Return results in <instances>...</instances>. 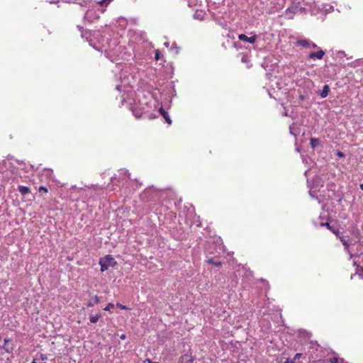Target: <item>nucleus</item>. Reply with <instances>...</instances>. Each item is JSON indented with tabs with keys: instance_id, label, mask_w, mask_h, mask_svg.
<instances>
[{
	"instance_id": "1",
	"label": "nucleus",
	"mask_w": 363,
	"mask_h": 363,
	"mask_svg": "<svg viewBox=\"0 0 363 363\" xmlns=\"http://www.w3.org/2000/svg\"><path fill=\"white\" fill-rule=\"evenodd\" d=\"M117 262L111 255H106L99 260V264L101 266V271H106L108 267H114Z\"/></svg>"
},
{
	"instance_id": "2",
	"label": "nucleus",
	"mask_w": 363,
	"mask_h": 363,
	"mask_svg": "<svg viewBox=\"0 0 363 363\" xmlns=\"http://www.w3.org/2000/svg\"><path fill=\"white\" fill-rule=\"evenodd\" d=\"M333 233L336 235V237L340 239V240L341 241V242L342 243V245H344L345 247V250L347 251V252L349 254L350 258L352 257V254L350 252V250H348V247H349V244H348V242L347 240H346L345 239V238L343 236H341L340 235V230H333Z\"/></svg>"
},
{
	"instance_id": "3",
	"label": "nucleus",
	"mask_w": 363,
	"mask_h": 363,
	"mask_svg": "<svg viewBox=\"0 0 363 363\" xmlns=\"http://www.w3.org/2000/svg\"><path fill=\"white\" fill-rule=\"evenodd\" d=\"M238 39L240 40L245 41V42H248V43H250L251 44H253V43H255V41L257 40V35H254L253 36L247 37L245 34H240L238 35Z\"/></svg>"
},
{
	"instance_id": "4",
	"label": "nucleus",
	"mask_w": 363,
	"mask_h": 363,
	"mask_svg": "<svg viewBox=\"0 0 363 363\" xmlns=\"http://www.w3.org/2000/svg\"><path fill=\"white\" fill-rule=\"evenodd\" d=\"M325 55V52L323 50H319L318 52H312L308 55L309 59H318L321 60Z\"/></svg>"
},
{
	"instance_id": "5",
	"label": "nucleus",
	"mask_w": 363,
	"mask_h": 363,
	"mask_svg": "<svg viewBox=\"0 0 363 363\" xmlns=\"http://www.w3.org/2000/svg\"><path fill=\"white\" fill-rule=\"evenodd\" d=\"M194 361V358L188 354L182 355L179 359V363H193Z\"/></svg>"
},
{
	"instance_id": "6",
	"label": "nucleus",
	"mask_w": 363,
	"mask_h": 363,
	"mask_svg": "<svg viewBox=\"0 0 363 363\" xmlns=\"http://www.w3.org/2000/svg\"><path fill=\"white\" fill-rule=\"evenodd\" d=\"M159 112L163 116V118H164L165 121L168 124H171L172 123V121L170 119V117H169L168 113L162 107L160 108Z\"/></svg>"
},
{
	"instance_id": "7",
	"label": "nucleus",
	"mask_w": 363,
	"mask_h": 363,
	"mask_svg": "<svg viewBox=\"0 0 363 363\" xmlns=\"http://www.w3.org/2000/svg\"><path fill=\"white\" fill-rule=\"evenodd\" d=\"M18 190L22 196H26V194H29L30 191V188L25 186H21V185H19L18 186Z\"/></svg>"
},
{
	"instance_id": "8",
	"label": "nucleus",
	"mask_w": 363,
	"mask_h": 363,
	"mask_svg": "<svg viewBox=\"0 0 363 363\" xmlns=\"http://www.w3.org/2000/svg\"><path fill=\"white\" fill-rule=\"evenodd\" d=\"M320 144V141L318 138H311L310 139V145L313 149H315Z\"/></svg>"
},
{
	"instance_id": "9",
	"label": "nucleus",
	"mask_w": 363,
	"mask_h": 363,
	"mask_svg": "<svg viewBox=\"0 0 363 363\" xmlns=\"http://www.w3.org/2000/svg\"><path fill=\"white\" fill-rule=\"evenodd\" d=\"M330 92V87L328 84L324 85L323 90L320 92L321 98H325Z\"/></svg>"
},
{
	"instance_id": "10",
	"label": "nucleus",
	"mask_w": 363,
	"mask_h": 363,
	"mask_svg": "<svg viewBox=\"0 0 363 363\" xmlns=\"http://www.w3.org/2000/svg\"><path fill=\"white\" fill-rule=\"evenodd\" d=\"M298 44L303 47H308L311 45V43L309 40L304 39V40H298Z\"/></svg>"
},
{
	"instance_id": "11",
	"label": "nucleus",
	"mask_w": 363,
	"mask_h": 363,
	"mask_svg": "<svg viewBox=\"0 0 363 363\" xmlns=\"http://www.w3.org/2000/svg\"><path fill=\"white\" fill-rule=\"evenodd\" d=\"M100 317H101V314H99V313H98L95 315H91L89 318V320L92 323H96L99 320Z\"/></svg>"
},
{
	"instance_id": "12",
	"label": "nucleus",
	"mask_w": 363,
	"mask_h": 363,
	"mask_svg": "<svg viewBox=\"0 0 363 363\" xmlns=\"http://www.w3.org/2000/svg\"><path fill=\"white\" fill-rule=\"evenodd\" d=\"M99 302V299L98 298L97 296H95L94 298H93V301L92 302H89L88 304H87V306L89 307H91V306H93L94 303H98Z\"/></svg>"
},
{
	"instance_id": "13",
	"label": "nucleus",
	"mask_w": 363,
	"mask_h": 363,
	"mask_svg": "<svg viewBox=\"0 0 363 363\" xmlns=\"http://www.w3.org/2000/svg\"><path fill=\"white\" fill-rule=\"evenodd\" d=\"M208 262L212 265H214V266H216V267H220L221 265V262H215L213 259H209L208 260Z\"/></svg>"
},
{
	"instance_id": "14",
	"label": "nucleus",
	"mask_w": 363,
	"mask_h": 363,
	"mask_svg": "<svg viewBox=\"0 0 363 363\" xmlns=\"http://www.w3.org/2000/svg\"><path fill=\"white\" fill-rule=\"evenodd\" d=\"M320 225L325 226L328 229L330 230V231H332V232H333V230H337L336 229H334L332 226H330L329 223H322L320 224Z\"/></svg>"
},
{
	"instance_id": "15",
	"label": "nucleus",
	"mask_w": 363,
	"mask_h": 363,
	"mask_svg": "<svg viewBox=\"0 0 363 363\" xmlns=\"http://www.w3.org/2000/svg\"><path fill=\"white\" fill-rule=\"evenodd\" d=\"M114 308V305L113 303H108L105 308L104 311H110L111 308Z\"/></svg>"
},
{
	"instance_id": "16",
	"label": "nucleus",
	"mask_w": 363,
	"mask_h": 363,
	"mask_svg": "<svg viewBox=\"0 0 363 363\" xmlns=\"http://www.w3.org/2000/svg\"><path fill=\"white\" fill-rule=\"evenodd\" d=\"M112 0H101L99 4L102 6L108 4Z\"/></svg>"
},
{
	"instance_id": "17",
	"label": "nucleus",
	"mask_w": 363,
	"mask_h": 363,
	"mask_svg": "<svg viewBox=\"0 0 363 363\" xmlns=\"http://www.w3.org/2000/svg\"><path fill=\"white\" fill-rule=\"evenodd\" d=\"M301 357V353H296L294 356V357L292 359V360H294V362H295L296 360L300 359Z\"/></svg>"
},
{
	"instance_id": "18",
	"label": "nucleus",
	"mask_w": 363,
	"mask_h": 363,
	"mask_svg": "<svg viewBox=\"0 0 363 363\" xmlns=\"http://www.w3.org/2000/svg\"><path fill=\"white\" fill-rule=\"evenodd\" d=\"M39 191H40V192L43 191V192H44V193H48V189H47V188H46V187H45V186H40V187H39Z\"/></svg>"
},
{
	"instance_id": "19",
	"label": "nucleus",
	"mask_w": 363,
	"mask_h": 363,
	"mask_svg": "<svg viewBox=\"0 0 363 363\" xmlns=\"http://www.w3.org/2000/svg\"><path fill=\"white\" fill-rule=\"evenodd\" d=\"M118 308H120L122 310H124V309H127L126 306H123V305H121L120 303H117L116 305Z\"/></svg>"
},
{
	"instance_id": "20",
	"label": "nucleus",
	"mask_w": 363,
	"mask_h": 363,
	"mask_svg": "<svg viewBox=\"0 0 363 363\" xmlns=\"http://www.w3.org/2000/svg\"><path fill=\"white\" fill-rule=\"evenodd\" d=\"M337 155L339 157H345V154L342 152H337Z\"/></svg>"
},
{
	"instance_id": "21",
	"label": "nucleus",
	"mask_w": 363,
	"mask_h": 363,
	"mask_svg": "<svg viewBox=\"0 0 363 363\" xmlns=\"http://www.w3.org/2000/svg\"><path fill=\"white\" fill-rule=\"evenodd\" d=\"M202 13L200 12V13H196L194 14V17L196 18H200V16H201Z\"/></svg>"
},
{
	"instance_id": "22",
	"label": "nucleus",
	"mask_w": 363,
	"mask_h": 363,
	"mask_svg": "<svg viewBox=\"0 0 363 363\" xmlns=\"http://www.w3.org/2000/svg\"><path fill=\"white\" fill-rule=\"evenodd\" d=\"M284 363H295L294 360L291 359H287L286 361Z\"/></svg>"
},
{
	"instance_id": "23",
	"label": "nucleus",
	"mask_w": 363,
	"mask_h": 363,
	"mask_svg": "<svg viewBox=\"0 0 363 363\" xmlns=\"http://www.w3.org/2000/svg\"><path fill=\"white\" fill-rule=\"evenodd\" d=\"M155 60H158L160 59V57H159V52H157L155 53Z\"/></svg>"
},
{
	"instance_id": "24",
	"label": "nucleus",
	"mask_w": 363,
	"mask_h": 363,
	"mask_svg": "<svg viewBox=\"0 0 363 363\" xmlns=\"http://www.w3.org/2000/svg\"><path fill=\"white\" fill-rule=\"evenodd\" d=\"M40 359H41L42 360H45V359H47V357H46V356H45L44 354H41V356H40Z\"/></svg>"
},
{
	"instance_id": "25",
	"label": "nucleus",
	"mask_w": 363,
	"mask_h": 363,
	"mask_svg": "<svg viewBox=\"0 0 363 363\" xmlns=\"http://www.w3.org/2000/svg\"><path fill=\"white\" fill-rule=\"evenodd\" d=\"M120 338H121V339H122V340L125 339V335L122 334V335L120 336Z\"/></svg>"
},
{
	"instance_id": "26",
	"label": "nucleus",
	"mask_w": 363,
	"mask_h": 363,
	"mask_svg": "<svg viewBox=\"0 0 363 363\" xmlns=\"http://www.w3.org/2000/svg\"><path fill=\"white\" fill-rule=\"evenodd\" d=\"M311 45H312V47H313V48H318V46H317L315 43H311Z\"/></svg>"
},
{
	"instance_id": "27",
	"label": "nucleus",
	"mask_w": 363,
	"mask_h": 363,
	"mask_svg": "<svg viewBox=\"0 0 363 363\" xmlns=\"http://www.w3.org/2000/svg\"><path fill=\"white\" fill-rule=\"evenodd\" d=\"M337 359L336 358H334L333 360H332V363H337Z\"/></svg>"
},
{
	"instance_id": "28",
	"label": "nucleus",
	"mask_w": 363,
	"mask_h": 363,
	"mask_svg": "<svg viewBox=\"0 0 363 363\" xmlns=\"http://www.w3.org/2000/svg\"><path fill=\"white\" fill-rule=\"evenodd\" d=\"M174 46H175V48L177 49L176 52H177V53H178V52H179V50H179V48H177V47L176 46V44H174Z\"/></svg>"
},
{
	"instance_id": "29",
	"label": "nucleus",
	"mask_w": 363,
	"mask_h": 363,
	"mask_svg": "<svg viewBox=\"0 0 363 363\" xmlns=\"http://www.w3.org/2000/svg\"><path fill=\"white\" fill-rule=\"evenodd\" d=\"M125 174H127V176H128V177H130V173H128L127 171H125Z\"/></svg>"
},
{
	"instance_id": "30",
	"label": "nucleus",
	"mask_w": 363,
	"mask_h": 363,
	"mask_svg": "<svg viewBox=\"0 0 363 363\" xmlns=\"http://www.w3.org/2000/svg\"><path fill=\"white\" fill-rule=\"evenodd\" d=\"M354 265L356 266L357 268L359 267V265L357 264L356 262H354Z\"/></svg>"
},
{
	"instance_id": "31",
	"label": "nucleus",
	"mask_w": 363,
	"mask_h": 363,
	"mask_svg": "<svg viewBox=\"0 0 363 363\" xmlns=\"http://www.w3.org/2000/svg\"><path fill=\"white\" fill-rule=\"evenodd\" d=\"M360 189L363 191V184H360Z\"/></svg>"
},
{
	"instance_id": "32",
	"label": "nucleus",
	"mask_w": 363,
	"mask_h": 363,
	"mask_svg": "<svg viewBox=\"0 0 363 363\" xmlns=\"http://www.w3.org/2000/svg\"><path fill=\"white\" fill-rule=\"evenodd\" d=\"M164 45H165V46H167V47H168V46H169V43H164Z\"/></svg>"
},
{
	"instance_id": "33",
	"label": "nucleus",
	"mask_w": 363,
	"mask_h": 363,
	"mask_svg": "<svg viewBox=\"0 0 363 363\" xmlns=\"http://www.w3.org/2000/svg\"><path fill=\"white\" fill-rule=\"evenodd\" d=\"M360 270L363 272V267H360Z\"/></svg>"
},
{
	"instance_id": "34",
	"label": "nucleus",
	"mask_w": 363,
	"mask_h": 363,
	"mask_svg": "<svg viewBox=\"0 0 363 363\" xmlns=\"http://www.w3.org/2000/svg\"><path fill=\"white\" fill-rule=\"evenodd\" d=\"M149 363H158V362H152L150 360H148Z\"/></svg>"
},
{
	"instance_id": "35",
	"label": "nucleus",
	"mask_w": 363,
	"mask_h": 363,
	"mask_svg": "<svg viewBox=\"0 0 363 363\" xmlns=\"http://www.w3.org/2000/svg\"><path fill=\"white\" fill-rule=\"evenodd\" d=\"M31 363H36L35 360L33 359V362Z\"/></svg>"
},
{
	"instance_id": "36",
	"label": "nucleus",
	"mask_w": 363,
	"mask_h": 363,
	"mask_svg": "<svg viewBox=\"0 0 363 363\" xmlns=\"http://www.w3.org/2000/svg\"><path fill=\"white\" fill-rule=\"evenodd\" d=\"M340 53L345 54V51L340 52Z\"/></svg>"
}]
</instances>
